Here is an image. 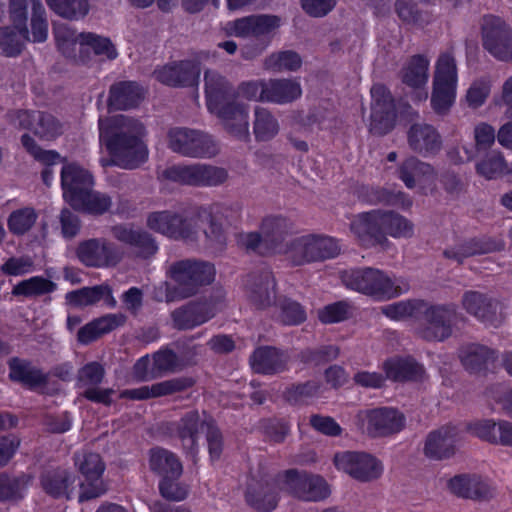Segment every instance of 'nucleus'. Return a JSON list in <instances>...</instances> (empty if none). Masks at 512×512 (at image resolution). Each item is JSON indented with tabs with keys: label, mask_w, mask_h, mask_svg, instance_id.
Listing matches in <instances>:
<instances>
[{
	"label": "nucleus",
	"mask_w": 512,
	"mask_h": 512,
	"mask_svg": "<svg viewBox=\"0 0 512 512\" xmlns=\"http://www.w3.org/2000/svg\"><path fill=\"white\" fill-rule=\"evenodd\" d=\"M281 18L276 15L259 14L237 19L232 30L237 37H259L279 28Z\"/></svg>",
	"instance_id": "a878e982"
},
{
	"label": "nucleus",
	"mask_w": 512,
	"mask_h": 512,
	"mask_svg": "<svg viewBox=\"0 0 512 512\" xmlns=\"http://www.w3.org/2000/svg\"><path fill=\"white\" fill-rule=\"evenodd\" d=\"M29 40L28 27L0 28V54L15 57L22 51L25 41Z\"/></svg>",
	"instance_id": "a19ab883"
},
{
	"label": "nucleus",
	"mask_w": 512,
	"mask_h": 512,
	"mask_svg": "<svg viewBox=\"0 0 512 512\" xmlns=\"http://www.w3.org/2000/svg\"><path fill=\"white\" fill-rule=\"evenodd\" d=\"M363 427L374 436H386L400 432L405 426L404 415L392 407H380L362 411L358 415Z\"/></svg>",
	"instance_id": "dca6fc26"
},
{
	"label": "nucleus",
	"mask_w": 512,
	"mask_h": 512,
	"mask_svg": "<svg viewBox=\"0 0 512 512\" xmlns=\"http://www.w3.org/2000/svg\"><path fill=\"white\" fill-rule=\"evenodd\" d=\"M75 465L84 477L80 484L79 500H89L102 495L106 490L102 480L105 466L100 456L89 452L78 453L75 456Z\"/></svg>",
	"instance_id": "f8f14e48"
},
{
	"label": "nucleus",
	"mask_w": 512,
	"mask_h": 512,
	"mask_svg": "<svg viewBox=\"0 0 512 512\" xmlns=\"http://www.w3.org/2000/svg\"><path fill=\"white\" fill-rule=\"evenodd\" d=\"M144 136L145 128L137 119L123 114L100 118V141L110 155V159L101 160L102 166L114 165L125 170L139 168L149 156Z\"/></svg>",
	"instance_id": "f257e3e1"
},
{
	"label": "nucleus",
	"mask_w": 512,
	"mask_h": 512,
	"mask_svg": "<svg viewBox=\"0 0 512 512\" xmlns=\"http://www.w3.org/2000/svg\"><path fill=\"white\" fill-rule=\"evenodd\" d=\"M167 276L173 282L165 283L166 302H175L195 296L200 290L210 285L215 279V267L211 262L187 258L172 262Z\"/></svg>",
	"instance_id": "f03ea898"
},
{
	"label": "nucleus",
	"mask_w": 512,
	"mask_h": 512,
	"mask_svg": "<svg viewBox=\"0 0 512 512\" xmlns=\"http://www.w3.org/2000/svg\"><path fill=\"white\" fill-rule=\"evenodd\" d=\"M384 368L387 377L395 381L416 380L423 373L422 367L418 364L399 358L387 361Z\"/></svg>",
	"instance_id": "864d4df0"
},
{
	"label": "nucleus",
	"mask_w": 512,
	"mask_h": 512,
	"mask_svg": "<svg viewBox=\"0 0 512 512\" xmlns=\"http://www.w3.org/2000/svg\"><path fill=\"white\" fill-rule=\"evenodd\" d=\"M454 447L453 437L447 430L431 433L425 444V453L433 458L447 457Z\"/></svg>",
	"instance_id": "13d9d810"
},
{
	"label": "nucleus",
	"mask_w": 512,
	"mask_h": 512,
	"mask_svg": "<svg viewBox=\"0 0 512 512\" xmlns=\"http://www.w3.org/2000/svg\"><path fill=\"white\" fill-rule=\"evenodd\" d=\"M9 368V378L29 389L41 388L48 378L36 367L17 357L10 361Z\"/></svg>",
	"instance_id": "e433bc0d"
},
{
	"label": "nucleus",
	"mask_w": 512,
	"mask_h": 512,
	"mask_svg": "<svg viewBox=\"0 0 512 512\" xmlns=\"http://www.w3.org/2000/svg\"><path fill=\"white\" fill-rule=\"evenodd\" d=\"M312 250L310 234H306L291 239L285 245L284 254L294 266H303L314 263Z\"/></svg>",
	"instance_id": "a18cd8bd"
},
{
	"label": "nucleus",
	"mask_w": 512,
	"mask_h": 512,
	"mask_svg": "<svg viewBox=\"0 0 512 512\" xmlns=\"http://www.w3.org/2000/svg\"><path fill=\"white\" fill-rule=\"evenodd\" d=\"M371 115L369 131L378 136L389 133L395 125L396 108L390 91L382 84L371 88Z\"/></svg>",
	"instance_id": "9b49d317"
},
{
	"label": "nucleus",
	"mask_w": 512,
	"mask_h": 512,
	"mask_svg": "<svg viewBox=\"0 0 512 512\" xmlns=\"http://www.w3.org/2000/svg\"><path fill=\"white\" fill-rule=\"evenodd\" d=\"M57 289L56 283L42 276H33L17 283L12 288L13 296H23L26 298H36L50 294Z\"/></svg>",
	"instance_id": "c03bdc74"
},
{
	"label": "nucleus",
	"mask_w": 512,
	"mask_h": 512,
	"mask_svg": "<svg viewBox=\"0 0 512 512\" xmlns=\"http://www.w3.org/2000/svg\"><path fill=\"white\" fill-rule=\"evenodd\" d=\"M302 59L295 51H279L269 55L264 62L266 69L273 72L296 71L301 67Z\"/></svg>",
	"instance_id": "6e6d98bb"
},
{
	"label": "nucleus",
	"mask_w": 512,
	"mask_h": 512,
	"mask_svg": "<svg viewBox=\"0 0 512 512\" xmlns=\"http://www.w3.org/2000/svg\"><path fill=\"white\" fill-rule=\"evenodd\" d=\"M206 432L208 449L212 460L219 458L222 451V438L217 428L200 422L197 412L189 413L180 428V437L185 449L193 450L198 439L199 431Z\"/></svg>",
	"instance_id": "2eb2a0df"
},
{
	"label": "nucleus",
	"mask_w": 512,
	"mask_h": 512,
	"mask_svg": "<svg viewBox=\"0 0 512 512\" xmlns=\"http://www.w3.org/2000/svg\"><path fill=\"white\" fill-rule=\"evenodd\" d=\"M419 336L428 342H444L451 337L457 312L452 306H429L424 302Z\"/></svg>",
	"instance_id": "6e6552de"
},
{
	"label": "nucleus",
	"mask_w": 512,
	"mask_h": 512,
	"mask_svg": "<svg viewBox=\"0 0 512 512\" xmlns=\"http://www.w3.org/2000/svg\"><path fill=\"white\" fill-rule=\"evenodd\" d=\"M61 185L63 197L70 205L78 204L79 198L94 185L92 175L75 163H69L62 167Z\"/></svg>",
	"instance_id": "412c9836"
},
{
	"label": "nucleus",
	"mask_w": 512,
	"mask_h": 512,
	"mask_svg": "<svg viewBox=\"0 0 512 512\" xmlns=\"http://www.w3.org/2000/svg\"><path fill=\"white\" fill-rule=\"evenodd\" d=\"M83 41L85 42V52L91 48L96 55L103 56L109 60L117 57L118 53L110 39L96 35L94 33H86Z\"/></svg>",
	"instance_id": "774afa93"
},
{
	"label": "nucleus",
	"mask_w": 512,
	"mask_h": 512,
	"mask_svg": "<svg viewBox=\"0 0 512 512\" xmlns=\"http://www.w3.org/2000/svg\"><path fill=\"white\" fill-rule=\"evenodd\" d=\"M242 213V205L237 201L214 203L210 208L209 215L216 218L218 222L225 221L229 225L239 222Z\"/></svg>",
	"instance_id": "0e129e2a"
},
{
	"label": "nucleus",
	"mask_w": 512,
	"mask_h": 512,
	"mask_svg": "<svg viewBox=\"0 0 512 512\" xmlns=\"http://www.w3.org/2000/svg\"><path fill=\"white\" fill-rule=\"evenodd\" d=\"M111 205L112 200L110 196L91 189L79 198L78 204H72L71 206L88 214L102 215L110 209Z\"/></svg>",
	"instance_id": "603ef678"
},
{
	"label": "nucleus",
	"mask_w": 512,
	"mask_h": 512,
	"mask_svg": "<svg viewBox=\"0 0 512 512\" xmlns=\"http://www.w3.org/2000/svg\"><path fill=\"white\" fill-rule=\"evenodd\" d=\"M278 485L286 493L303 501H321L330 495L327 482L318 475H309L305 472L288 470L278 475Z\"/></svg>",
	"instance_id": "0eeeda50"
},
{
	"label": "nucleus",
	"mask_w": 512,
	"mask_h": 512,
	"mask_svg": "<svg viewBox=\"0 0 512 512\" xmlns=\"http://www.w3.org/2000/svg\"><path fill=\"white\" fill-rule=\"evenodd\" d=\"M341 280L346 288L376 301H387L399 297L410 288L405 279L373 267L343 271Z\"/></svg>",
	"instance_id": "7ed1b4c3"
},
{
	"label": "nucleus",
	"mask_w": 512,
	"mask_h": 512,
	"mask_svg": "<svg viewBox=\"0 0 512 512\" xmlns=\"http://www.w3.org/2000/svg\"><path fill=\"white\" fill-rule=\"evenodd\" d=\"M112 236L119 242L128 245L137 257L147 259L158 251L155 238L143 229H135L129 225H115L111 228Z\"/></svg>",
	"instance_id": "aec40b11"
},
{
	"label": "nucleus",
	"mask_w": 512,
	"mask_h": 512,
	"mask_svg": "<svg viewBox=\"0 0 512 512\" xmlns=\"http://www.w3.org/2000/svg\"><path fill=\"white\" fill-rule=\"evenodd\" d=\"M462 306L467 313L493 324L496 321L498 303L478 291H466L462 297Z\"/></svg>",
	"instance_id": "72a5a7b5"
},
{
	"label": "nucleus",
	"mask_w": 512,
	"mask_h": 512,
	"mask_svg": "<svg viewBox=\"0 0 512 512\" xmlns=\"http://www.w3.org/2000/svg\"><path fill=\"white\" fill-rule=\"evenodd\" d=\"M279 132L276 117L267 108L257 106L254 110L253 133L257 141H268Z\"/></svg>",
	"instance_id": "37998d69"
},
{
	"label": "nucleus",
	"mask_w": 512,
	"mask_h": 512,
	"mask_svg": "<svg viewBox=\"0 0 512 512\" xmlns=\"http://www.w3.org/2000/svg\"><path fill=\"white\" fill-rule=\"evenodd\" d=\"M38 214L32 207H23L13 211L7 220L9 231L17 236L24 235L32 229Z\"/></svg>",
	"instance_id": "4d7b16f0"
},
{
	"label": "nucleus",
	"mask_w": 512,
	"mask_h": 512,
	"mask_svg": "<svg viewBox=\"0 0 512 512\" xmlns=\"http://www.w3.org/2000/svg\"><path fill=\"white\" fill-rule=\"evenodd\" d=\"M177 369V354H152V359L146 354L135 364L134 374L138 380L146 381Z\"/></svg>",
	"instance_id": "393cba45"
},
{
	"label": "nucleus",
	"mask_w": 512,
	"mask_h": 512,
	"mask_svg": "<svg viewBox=\"0 0 512 512\" xmlns=\"http://www.w3.org/2000/svg\"><path fill=\"white\" fill-rule=\"evenodd\" d=\"M338 470L344 471L360 481L378 478L383 471L381 463L373 456L361 452H342L334 457Z\"/></svg>",
	"instance_id": "4468645a"
},
{
	"label": "nucleus",
	"mask_w": 512,
	"mask_h": 512,
	"mask_svg": "<svg viewBox=\"0 0 512 512\" xmlns=\"http://www.w3.org/2000/svg\"><path fill=\"white\" fill-rule=\"evenodd\" d=\"M204 244L213 251H222L227 244V233L216 218L208 216V226L203 229Z\"/></svg>",
	"instance_id": "e2e57ef3"
},
{
	"label": "nucleus",
	"mask_w": 512,
	"mask_h": 512,
	"mask_svg": "<svg viewBox=\"0 0 512 512\" xmlns=\"http://www.w3.org/2000/svg\"><path fill=\"white\" fill-rule=\"evenodd\" d=\"M150 467L162 477H180L182 464L177 457L168 450L156 448L150 454Z\"/></svg>",
	"instance_id": "79ce46f5"
},
{
	"label": "nucleus",
	"mask_w": 512,
	"mask_h": 512,
	"mask_svg": "<svg viewBox=\"0 0 512 512\" xmlns=\"http://www.w3.org/2000/svg\"><path fill=\"white\" fill-rule=\"evenodd\" d=\"M350 230L365 247H388L390 244L388 238L381 233L378 209L355 216L351 221Z\"/></svg>",
	"instance_id": "6ab92c4d"
},
{
	"label": "nucleus",
	"mask_w": 512,
	"mask_h": 512,
	"mask_svg": "<svg viewBox=\"0 0 512 512\" xmlns=\"http://www.w3.org/2000/svg\"><path fill=\"white\" fill-rule=\"evenodd\" d=\"M457 87L432 84L431 107L438 115H446L453 106Z\"/></svg>",
	"instance_id": "052dcab7"
},
{
	"label": "nucleus",
	"mask_w": 512,
	"mask_h": 512,
	"mask_svg": "<svg viewBox=\"0 0 512 512\" xmlns=\"http://www.w3.org/2000/svg\"><path fill=\"white\" fill-rule=\"evenodd\" d=\"M503 248V243L491 238L471 239L459 245L449 247L443 251V256L461 264L472 256L482 255L499 251Z\"/></svg>",
	"instance_id": "cd10ccee"
},
{
	"label": "nucleus",
	"mask_w": 512,
	"mask_h": 512,
	"mask_svg": "<svg viewBox=\"0 0 512 512\" xmlns=\"http://www.w3.org/2000/svg\"><path fill=\"white\" fill-rule=\"evenodd\" d=\"M408 144L417 153H434L441 147V137L431 125L414 124L408 131Z\"/></svg>",
	"instance_id": "473e14b6"
},
{
	"label": "nucleus",
	"mask_w": 512,
	"mask_h": 512,
	"mask_svg": "<svg viewBox=\"0 0 512 512\" xmlns=\"http://www.w3.org/2000/svg\"><path fill=\"white\" fill-rule=\"evenodd\" d=\"M48 7L58 16L67 20H80L90 9L88 0H45Z\"/></svg>",
	"instance_id": "8fccbe9b"
},
{
	"label": "nucleus",
	"mask_w": 512,
	"mask_h": 512,
	"mask_svg": "<svg viewBox=\"0 0 512 512\" xmlns=\"http://www.w3.org/2000/svg\"><path fill=\"white\" fill-rule=\"evenodd\" d=\"M86 33H77L76 30L60 25L55 29V39L59 51L67 58L85 62V42L83 38Z\"/></svg>",
	"instance_id": "2f4dec72"
},
{
	"label": "nucleus",
	"mask_w": 512,
	"mask_h": 512,
	"mask_svg": "<svg viewBox=\"0 0 512 512\" xmlns=\"http://www.w3.org/2000/svg\"><path fill=\"white\" fill-rule=\"evenodd\" d=\"M310 243L314 263L333 259L341 252L338 240L324 234H310Z\"/></svg>",
	"instance_id": "3c124183"
},
{
	"label": "nucleus",
	"mask_w": 512,
	"mask_h": 512,
	"mask_svg": "<svg viewBox=\"0 0 512 512\" xmlns=\"http://www.w3.org/2000/svg\"><path fill=\"white\" fill-rule=\"evenodd\" d=\"M244 287L248 300L259 309L267 308L275 302L276 282L269 269L248 274Z\"/></svg>",
	"instance_id": "a211bd4d"
},
{
	"label": "nucleus",
	"mask_w": 512,
	"mask_h": 512,
	"mask_svg": "<svg viewBox=\"0 0 512 512\" xmlns=\"http://www.w3.org/2000/svg\"><path fill=\"white\" fill-rule=\"evenodd\" d=\"M126 321L127 317L123 313H110L95 318L78 330L77 341L83 345L90 344L124 326Z\"/></svg>",
	"instance_id": "b1692460"
},
{
	"label": "nucleus",
	"mask_w": 512,
	"mask_h": 512,
	"mask_svg": "<svg viewBox=\"0 0 512 512\" xmlns=\"http://www.w3.org/2000/svg\"><path fill=\"white\" fill-rule=\"evenodd\" d=\"M228 177L225 168L204 163L174 164L158 172L161 181L192 187L220 186Z\"/></svg>",
	"instance_id": "39448f33"
},
{
	"label": "nucleus",
	"mask_w": 512,
	"mask_h": 512,
	"mask_svg": "<svg viewBox=\"0 0 512 512\" xmlns=\"http://www.w3.org/2000/svg\"><path fill=\"white\" fill-rule=\"evenodd\" d=\"M201 222L202 214L199 210L194 213L163 210L149 213L146 226L168 238L194 242L198 239Z\"/></svg>",
	"instance_id": "20e7f679"
},
{
	"label": "nucleus",
	"mask_w": 512,
	"mask_h": 512,
	"mask_svg": "<svg viewBox=\"0 0 512 512\" xmlns=\"http://www.w3.org/2000/svg\"><path fill=\"white\" fill-rule=\"evenodd\" d=\"M286 492L285 489L278 485V476L270 482H261L249 486L246 498L247 501L259 511H272L278 501V493Z\"/></svg>",
	"instance_id": "c85d7f7f"
},
{
	"label": "nucleus",
	"mask_w": 512,
	"mask_h": 512,
	"mask_svg": "<svg viewBox=\"0 0 512 512\" xmlns=\"http://www.w3.org/2000/svg\"><path fill=\"white\" fill-rule=\"evenodd\" d=\"M264 92L266 102L286 104L298 99L302 94L300 83L292 79H270Z\"/></svg>",
	"instance_id": "c9c22d12"
},
{
	"label": "nucleus",
	"mask_w": 512,
	"mask_h": 512,
	"mask_svg": "<svg viewBox=\"0 0 512 512\" xmlns=\"http://www.w3.org/2000/svg\"><path fill=\"white\" fill-rule=\"evenodd\" d=\"M75 477L67 471L49 472L44 475L42 485L44 490L56 497H70L75 488Z\"/></svg>",
	"instance_id": "49530a36"
},
{
	"label": "nucleus",
	"mask_w": 512,
	"mask_h": 512,
	"mask_svg": "<svg viewBox=\"0 0 512 512\" xmlns=\"http://www.w3.org/2000/svg\"><path fill=\"white\" fill-rule=\"evenodd\" d=\"M458 72L455 55L452 50H447L438 56L435 63V71L432 84L457 87Z\"/></svg>",
	"instance_id": "ea45409f"
},
{
	"label": "nucleus",
	"mask_w": 512,
	"mask_h": 512,
	"mask_svg": "<svg viewBox=\"0 0 512 512\" xmlns=\"http://www.w3.org/2000/svg\"><path fill=\"white\" fill-rule=\"evenodd\" d=\"M483 48L501 62H512V28L501 18L485 16L481 27Z\"/></svg>",
	"instance_id": "1a4fd4ad"
},
{
	"label": "nucleus",
	"mask_w": 512,
	"mask_h": 512,
	"mask_svg": "<svg viewBox=\"0 0 512 512\" xmlns=\"http://www.w3.org/2000/svg\"><path fill=\"white\" fill-rule=\"evenodd\" d=\"M218 310L215 303L192 301L175 309L171 318L177 329H191L212 319Z\"/></svg>",
	"instance_id": "4be33fe9"
},
{
	"label": "nucleus",
	"mask_w": 512,
	"mask_h": 512,
	"mask_svg": "<svg viewBox=\"0 0 512 512\" xmlns=\"http://www.w3.org/2000/svg\"><path fill=\"white\" fill-rule=\"evenodd\" d=\"M294 229V222L281 214L267 215L259 224V230L265 237L266 247L272 253H284L283 242L288 235L293 233Z\"/></svg>",
	"instance_id": "5701e85b"
},
{
	"label": "nucleus",
	"mask_w": 512,
	"mask_h": 512,
	"mask_svg": "<svg viewBox=\"0 0 512 512\" xmlns=\"http://www.w3.org/2000/svg\"><path fill=\"white\" fill-rule=\"evenodd\" d=\"M393 9L403 24L416 25L422 20V11L414 0H396Z\"/></svg>",
	"instance_id": "69168bd1"
},
{
	"label": "nucleus",
	"mask_w": 512,
	"mask_h": 512,
	"mask_svg": "<svg viewBox=\"0 0 512 512\" xmlns=\"http://www.w3.org/2000/svg\"><path fill=\"white\" fill-rule=\"evenodd\" d=\"M476 172L487 180H493L508 173V164L499 151H491L476 163Z\"/></svg>",
	"instance_id": "09e8293b"
},
{
	"label": "nucleus",
	"mask_w": 512,
	"mask_h": 512,
	"mask_svg": "<svg viewBox=\"0 0 512 512\" xmlns=\"http://www.w3.org/2000/svg\"><path fill=\"white\" fill-rule=\"evenodd\" d=\"M15 127L31 130L42 140L51 141L63 133L62 123L51 113L44 111H15L10 114Z\"/></svg>",
	"instance_id": "ddd939ff"
},
{
	"label": "nucleus",
	"mask_w": 512,
	"mask_h": 512,
	"mask_svg": "<svg viewBox=\"0 0 512 512\" xmlns=\"http://www.w3.org/2000/svg\"><path fill=\"white\" fill-rule=\"evenodd\" d=\"M65 300L68 305L76 308L96 305L100 301H103L111 308H114L117 304L112 295V289L107 284L83 287L81 289L68 292L65 295Z\"/></svg>",
	"instance_id": "bb28decb"
},
{
	"label": "nucleus",
	"mask_w": 512,
	"mask_h": 512,
	"mask_svg": "<svg viewBox=\"0 0 512 512\" xmlns=\"http://www.w3.org/2000/svg\"><path fill=\"white\" fill-rule=\"evenodd\" d=\"M143 98V90L133 81H122L110 87L108 105L113 110H125L137 106Z\"/></svg>",
	"instance_id": "c756f323"
},
{
	"label": "nucleus",
	"mask_w": 512,
	"mask_h": 512,
	"mask_svg": "<svg viewBox=\"0 0 512 512\" xmlns=\"http://www.w3.org/2000/svg\"><path fill=\"white\" fill-rule=\"evenodd\" d=\"M204 80L207 107L210 112L233 99L231 85L216 71H206Z\"/></svg>",
	"instance_id": "7c9ffc66"
},
{
	"label": "nucleus",
	"mask_w": 512,
	"mask_h": 512,
	"mask_svg": "<svg viewBox=\"0 0 512 512\" xmlns=\"http://www.w3.org/2000/svg\"><path fill=\"white\" fill-rule=\"evenodd\" d=\"M399 178L407 188L430 184L435 179L433 167L415 157L407 158L399 167Z\"/></svg>",
	"instance_id": "f704fd0d"
},
{
	"label": "nucleus",
	"mask_w": 512,
	"mask_h": 512,
	"mask_svg": "<svg viewBox=\"0 0 512 512\" xmlns=\"http://www.w3.org/2000/svg\"><path fill=\"white\" fill-rule=\"evenodd\" d=\"M21 143L26 151L37 161L46 165L47 167L42 171L43 182L49 186L53 177V171L49 166L54 165L61 161V156L54 150L42 149L28 134H24L21 137Z\"/></svg>",
	"instance_id": "4c0bfd02"
},
{
	"label": "nucleus",
	"mask_w": 512,
	"mask_h": 512,
	"mask_svg": "<svg viewBox=\"0 0 512 512\" xmlns=\"http://www.w3.org/2000/svg\"><path fill=\"white\" fill-rule=\"evenodd\" d=\"M350 310L351 306L347 301H338L319 309L317 315L322 323L332 324L348 319Z\"/></svg>",
	"instance_id": "338daca9"
},
{
	"label": "nucleus",
	"mask_w": 512,
	"mask_h": 512,
	"mask_svg": "<svg viewBox=\"0 0 512 512\" xmlns=\"http://www.w3.org/2000/svg\"><path fill=\"white\" fill-rule=\"evenodd\" d=\"M286 354H252L250 365L257 373L273 374L286 368Z\"/></svg>",
	"instance_id": "bf43d9fd"
},
{
	"label": "nucleus",
	"mask_w": 512,
	"mask_h": 512,
	"mask_svg": "<svg viewBox=\"0 0 512 512\" xmlns=\"http://www.w3.org/2000/svg\"><path fill=\"white\" fill-rule=\"evenodd\" d=\"M76 256L87 267L108 268L118 265L123 253L115 243L100 237L79 242Z\"/></svg>",
	"instance_id": "9d476101"
},
{
	"label": "nucleus",
	"mask_w": 512,
	"mask_h": 512,
	"mask_svg": "<svg viewBox=\"0 0 512 512\" xmlns=\"http://www.w3.org/2000/svg\"><path fill=\"white\" fill-rule=\"evenodd\" d=\"M429 60L422 55L411 57L401 71L402 82L409 87L420 89L428 81Z\"/></svg>",
	"instance_id": "58836bf2"
},
{
	"label": "nucleus",
	"mask_w": 512,
	"mask_h": 512,
	"mask_svg": "<svg viewBox=\"0 0 512 512\" xmlns=\"http://www.w3.org/2000/svg\"><path fill=\"white\" fill-rule=\"evenodd\" d=\"M211 112L221 120L229 135L239 141L249 142L248 105L232 99Z\"/></svg>",
	"instance_id": "f3484780"
},
{
	"label": "nucleus",
	"mask_w": 512,
	"mask_h": 512,
	"mask_svg": "<svg viewBox=\"0 0 512 512\" xmlns=\"http://www.w3.org/2000/svg\"><path fill=\"white\" fill-rule=\"evenodd\" d=\"M278 309V318L284 325H299L307 318L305 308L290 298L279 299Z\"/></svg>",
	"instance_id": "680f3d73"
},
{
	"label": "nucleus",
	"mask_w": 512,
	"mask_h": 512,
	"mask_svg": "<svg viewBox=\"0 0 512 512\" xmlns=\"http://www.w3.org/2000/svg\"><path fill=\"white\" fill-rule=\"evenodd\" d=\"M168 147L189 158H211L218 154L219 146L213 137L201 130L175 127L167 134Z\"/></svg>",
	"instance_id": "423d86ee"
},
{
	"label": "nucleus",
	"mask_w": 512,
	"mask_h": 512,
	"mask_svg": "<svg viewBox=\"0 0 512 512\" xmlns=\"http://www.w3.org/2000/svg\"><path fill=\"white\" fill-rule=\"evenodd\" d=\"M424 308L422 300H404L381 307V312L392 320H404L409 317L420 316Z\"/></svg>",
	"instance_id": "5fc2aeb1"
},
{
	"label": "nucleus",
	"mask_w": 512,
	"mask_h": 512,
	"mask_svg": "<svg viewBox=\"0 0 512 512\" xmlns=\"http://www.w3.org/2000/svg\"><path fill=\"white\" fill-rule=\"evenodd\" d=\"M366 200L370 204H384L407 210L412 206V199L401 191H390L385 188H370L366 191Z\"/></svg>",
	"instance_id": "de8ad7c7"
}]
</instances>
